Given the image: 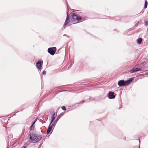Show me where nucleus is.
Masks as SVG:
<instances>
[{
    "instance_id": "nucleus-1",
    "label": "nucleus",
    "mask_w": 148,
    "mask_h": 148,
    "mask_svg": "<svg viewBox=\"0 0 148 148\" xmlns=\"http://www.w3.org/2000/svg\"><path fill=\"white\" fill-rule=\"evenodd\" d=\"M67 14V17L64 25V26L67 25L69 23L75 24L82 21V17L77 14L73 13L71 14L70 18L68 12Z\"/></svg>"
},
{
    "instance_id": "nucleus-2",
    "label": "nucleus",
    "mask_w": 148,
    "mask_h": 148,
    "mask_svg": "<svg viewBox=\"0 0 148 148\" xmlns=\"http://www.w3.org/2000/svg\"><path fill=\"white\" fill-rule=\"evenodd\" d=\"M133 79V78H131L130 79L125 81L123 80H120L118 82V85L121 87L124 86H127L132 82Z\"/></svg>"
},
{
    "instance_id": "nucleus-3",
    "label": "nucleus",
    "mask_w": 148,
    "mask_h": 148,
    "mask_svg": "<svg viewBox=\"0 0 148 148\" xmlns=\"http://www.w3.org/2000/svg\"><path fill=\"white\" fill-rule=\"evenodd\" d=\"M56 50V47L49 48L48 49V52L51 55H53Z\"/></svg>"
},
{
    "instance_id": "nucleus-4",
    "label": "nucleus",
    "mask_w": 148,
    "mask_h": 148,
    "mask_svg": "<svg viewBox=\"0 0 148 148\" xmlns=\"http://www.w3.org/2000/svg\"><path fill=\"white\" fill-rule=\"evenodd\" d=\"M36 134H30L29 135V138L30 140L32 141V143H35V141H33V140L34 139L35 140V139L36 138Z\"/></svg>"
},
{
    "instance_id": "nucleus-5",
    "label": "nucleus",
    "mask_w": 148,
    "mask_h": 148,
    "mask_svg": "<svg viewBox=\"0 0 148 148\" xmlns=\"http://www.w3.org/2000/svg\"><path fill=\"white\" fill-rule=\"evenodd\" d=\"M108 97L110 99H114L115 96L114 95V93L112 91L110 92L108 94Z\"/></svg>"
},
{
    "instance_id": "nucleus-6",
    "label": "nucleus",
    "mask_w": 148,
    "mask_h": 148,
    "mask_svg": "<svg viewBox=\"0 0 148 148\" xmlns=\"http://www.w3.org/2000/svg\"><path fill=\"white\" fill-rule=\"evenodd\" d=\"M42 138V136L41 135L36 134V138L35 140L34 139V141H35L36 142H38L40 141Z\"/></svg>"
},
{
    "instance_id": "nucleus-7",
    "label": "nucleus",
    "mask_w": 148,
    "mask_h": 148,
    "mask_svg": "<svg viewBox=\"0 0 148 148\" xmlns=\"http://www.w3.org/2000/svg\"><path fill=\"white\" fill-rule=\"evenodd\" d=\"M41 61H38L36 63V66L38 69H40L41 68Z\"/></svg>"
},
{
    "instance_id": "nucleus-8",
    "label": "nucleus",
    "mask_w": 148,
    "mask_h": 148,
    "mask_svg": "<svg viewBox=\"0 0 148 148\" xmlns=\"http://www.w3.org/2000/svg\"><path fill=\"white\" fill-rule=\"evenodd\" d=\"M54 126L53 124H52V125L51 124H50V125L49 127L48 128L47 130V134H49L50 132L51 131L52 127Z\"/></svg>"
},
{
    "instance_id": "nucleus-9",
    "label": "nucleus",
    "mask_w": 148,
    "mask_h": 148,
    "mask_svg": "<svg viewBox=\"0 0 148 148\" xmlns=\"http://www.w3.org/2000/svg\"><path fill=\"white\" fill-rule=\"evenodd\" d=\"M56 116V115L55 114V113L52 115L51 118V121L50 124H51V123L53 122Z\"/></svg>"
},
{
    "instance_id": "nucleus-10",
    "label": "nucleus",
    "mask_w": 148,
    "mask_h": 148,
    "mask_svg": "<svg viewBox=\"0 0 148 148\" xmlns=\"http://www.w3.org/2000/svg\"><path fill=\"white\" fill-rule=\"evenodd\" d=\"M140 70V69L139 68H137L135 69H133L130 70V72L131 73H133L135 72L139 71Z\"/></svg>"
},
{
    "instance_id": "nucleus-11",
    "label": "nucleus",
    "mask_w": 148,
    "mask_h": 148,
    "mask_svg": "<svg viewBox=\"0 0 148 148\" xmlns=\"http://www.w3.org/2000/svg\"><path fill=\"white\" fill-rule=\"evenodd\" d=\"M62 115L61 114H60L58 116L57 119L55 120L54 123L55 124H56L57 122L58 121L59 119L60 118Z\"/></svg>"
},
{
    "instance_id": "nucleus-12",
    "label": "nucleus",
    "mask_w": 148,
    "mask_h": 148,
    "mask_svg": "<svg viewBox=\"0 0 148 148\" xmlns=\"http://www.w3.org/2000/svg\"><path fill=\"white\" fill-rule=\"evenodd\" d=\"M142 41V39L141 38H139L137 40V42L138 44H141Z\"/></svg>"
},
{
    "instance_id": "nucleus-13",
    "label": "nucleus",
    "mask_w": 148,
    "mask_h": 148,
    "mask_svg": "<svg viewBox=\"0 0 148 148\" xmlns=\"http://www.w3.org/2000/svg\"><path fill=\"white\" fill-rule=\"evenodd\" d=\"M35 123V121L32 124L30 128V130H32L34 129V124Z\"/></svg>"
},
{
    "instance_id": "nucleus-14",
    "label": "nucleus",
    "mask_w": 148,
    "mask_h": 148,
    "mask_svg": "<svg viewBox=\"0 0 148 148\" xmlns=\"http://www.w3.org/2000/svg\"><path fill=\"white\" fill-rule=\"evenodd\" d=\"M147 1H145V8H147Z\"/></svg>"
},
{
    "instance_id": "nucleus-15",
    "label": "nucleus",
    "mask_w": 148,
    "mask_h": 148,
    "mask_svg": "<svg viewBox=\"0 0 148 148\" xmlns=\"http://www.w3.org/2000/svg\"><path fill=\"white\" fill-rule=\"evenodd\" d=\"M144 25L145 26H147L148 25V21H146Z\"/></svg>"
},
{
    "instance_id": "nucleus-16",
    "label": "nucleus",
    "mask_w": 148,
    "mask_h": 148,
    "mask_svg": "<svg viewBox=\"0 0 148 148\" xmlns=\"http://www.w3.org/2000/svg\"><path fill=\"white\" fill-rule=\"evenodd\" d=\"M62 109L63 110H66V108L65 106H62Z\"/></svg>"
},
{
    "instance_id": "nucleus-17",
    "label": "nucleus",
    "mask_w": 148,
    "mask_h": 148,
    "mask_svg": "<svg viewBox=\"0 0 148 148\" xmlns=\"http://www.w3.org/2000/svg\"><path fill=\"white\" fill-rule=\"evenodd\" d=\"M42 73L43 75H45V74H46V72L45 71H44L43 72H42Z\"/></svg>"
},
{
    "instance_id": "nucleus-18",
    "label": "nucleus",
    "mask_w": 148,
    "mask_h": 148,
    "mask_svg": "<svg viewBox=\"0 0 148 148\" xmlns=\"http://www.w3.org/2000/svg\"><path fill=\"white\" fill-rule=\"evenodd\" d=\"M21 148H26V147L25 146H23Z\"/></svg>"
},
{
    "instance_id": "nucleus-19",
    "label": "nucleus",
    "mask_w": 148,
    "mask_h": 148,
    "mask_svg": "<svg viewBox=\"0 0 148 148\" xmlns=\"http://www.w3.org/2000/svg\"><path fill=\"white\" fill-rule=\"evenodd\" d=\"M84 102V101H82V103H83Z\"/></svg>"
},
{
    "instance_id": "nucleus-20",
    "label": "nucleus",
    "mask_w": 148,
    "mask_h": 148,
    "mask_svg": "<svg viewBox=\"0 0 148 148\" xmlns=\"http://www.w3.org/2000/svg\"><path fill=\"white\" fill-rule=\"evenodd\" d=\"M139 142H140V140H139Z\"/></svg>"
}]
</instances>
